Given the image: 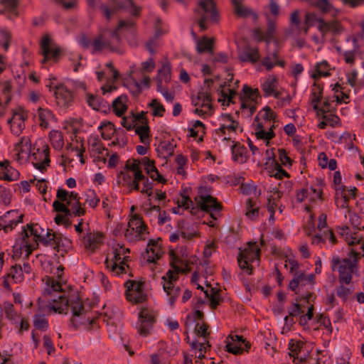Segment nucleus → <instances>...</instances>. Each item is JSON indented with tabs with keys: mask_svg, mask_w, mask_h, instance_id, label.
Listing matches in <instances>:
<instances>
[{
	"mask_svg": "<svg viewBox=\"0 0 364 364\" xmlns=\"http://www.w3.org/2000/svg\"><path fill=\"white\" fill-rule=\"evenodd\" d=\"M62 285L60 282H55L52 279H48L47 287L44 289L43 296L49 303L48 308L55 313L67 314L69 307L73 313V318L70 319V326L77 328L82 322L76 319L85 312L82 301L79 299L77 294H72L65 296L64 293L61 292Z\"/></svg>",
	"mask_w": 364,
	"mask_h": 364,
	"instance_id": "f257e3e1",
	"label": "nucleus"
},
{
	"mask_svg": "<svg viewBox=\"0 0 364 364\" xmlns=\"http://www.w3.org/2000/svg\"><path fill=\"white\" fill-rule=\"evenodd\" d=\"M352 256L349 258H345L342 260L338 257H334L331 261V267L333 270L338 269L339 277L338 281L340 286L336 289L337 295L343 300L346 301L348 296L351 294L352 290L350 288L343 286V284H349L352 280V274L355 272L358 262V252L355 249L351 250Z\"/></svg>",
	"mask_w": 364,
	"mask_h": 364,
	"instance_id": "f03ea898",
	"label": "nucleus"
},
{
	"mask_svg": "<svg viewBox=\"0 0 364 364\" xmlns=\"http://www.w3.org/2000/svg\"><path fill=\"white\" fill-rule=\"evenodd\" d=\"M46 231V230L38 224H28L22 230L21 245L13 247L14 255L21 256L24 252V258L28 259L33 250L38 247V242H41L45 236Z\"/></svg>",
	"mask_w": 364,
	"mask_h": 364,
	"instance_id": "7ed1b4c3",
	"label": "nucleus"
},
{
	"mask_svg": "<svg viewBox=\"0 0 364 364\" xmlns=\"http://www.w3.org/2000/svg\"><path fill=\"white\" fill-rule=\"evenodd\" d=\"M120 41L117 31L102 29L92 40V54L101 53L105 50L116 52L118 50Z\"/></svg>",
	"mask_w": 364,
	"mask_h": 364,
	"instance_id": "20e7f679",
	"label": "nucleus"
},
{
	"mask_svg": "<svg viewBox=\"0 0 364 364\" xmlns=\"http://www.w3.org/2000/svg\"><path fill=\"white\" fill-rule=\"evenodd\" d=\"M194 12L198 17L197 22L202 31L208 29L207 22L217 23L218 21L219 15L214 0H198Z\"/></svg>",
	"mask_w": 364,
	"mask_h": 364,
	"instance_id": "39448f33",
	"label": "nucleus"
},
{
	"mask_svg": "<svg viewBox=\"0 0 364 364\" xmlns=\"http://www.w3.org/2000/svg\"><path fill=\"white\" fill-rule=\"evenodd\" d=\"M112 257L109 259L108 257L106 258L105 264L107 268L115 275L119 276L122 274H126V268L129 266L126 264L129 257L124 255V250L123 246L117 244L113 247Z\"/></svg>",
	"mask_w": 364,
	"mask_h": 364,
	"instance_id": "423d86ee",
	"label": "nucleus"
},
{
	"mask_svg": "<svg viewBox=\"0 0 364 364\" xmlns=\"http://www.w3.org/2000/svg\"><path fill=\"white\" fill-rule=\"evenodd\" d=\"M260 257V249L257 242H250L247 247L241 250L237 256V263L242 270L246 271L247 274H252L251 263L255 260H259Z\"/></svg>",
	"mask_w": 364,
	"mask_h": 364,
	"instance_id": "0eeeda50",
	"label": "nucleus"
},
{
	"mask_svg": "<svg viewBox=\"0 0 364 364\" xmlns=\"http://www.w3.org/2000/svg\"><path fill=\"white\" fill-rule=\"evenodd\" d=\"M262 112H264L262 115V118L264 121V123L259 122V118L257 116L255 118V121L257 122L256 128L255 129V135L257 139L270 140L274 137V133L273 132L274 126L273 124L271 125L269 128V130L266 131L264 129L265 124L269 123L271 120L274 119L276 115L272 109L268 106L264 107Z\"/></svg>",
	"mask_w": 364,
	"mask_h": 364,
	"instance_id": "6e6552de",
	"label": "nucleus"
},
{
	"mask_svg": "<svg viewBox=\"0 0 364 364\" xmlns=\"http://www.w3.org/2000/svg\"><path fill=\"white\" fill-rule=\"evenodd\" d=\"M41 53L43 56L42 64L52 61L56 63L60 58L61 49L50 38L49 35L46 34L41 41Z\"/></svg>",
	"mask_w": 364,
	"mask_h": 364,
	"instance_id": "1a4fd4ad",
	"label": "nucleus"
},
{
	"mask_svg": "<svg viewBox=\"0 0 364 364\" xmlns=\"http://www.w3.org/2000/svg\"><path fill=\"white\" fill-rule=\"evenodd\" d=\"M155 322L156 316L154 312L149 309H142L139 313L138 321L136 323L139 335L143 337L148 336Z\"/></svg>",
	"mask_w": 364,
	"mask_h": 364,
	"instance_id": "9d476101",
	"label": "nucleus"
},
{
	"mask_svg": "<svg viewBox=\"0 0 364 364\" xmlns=\"http://www.w3.org/2000/svg\"><path fill=\"white\" fill-rule=\"evenodd\" d=\"M243 95L240 96L241 109L247 110V116L250 117L256 111L257 100L259 97L258 89H252L245 85L242 88Z\"/></svg>",
	"mask_w": 364,
	"mask_h": 364,
	"instance_id": "9b49d317",
	"label": "nucleus"
},
{
	"mask_svg": "<svg viewBox=\"0 0 364 364\" xmlns=\"http://www.w3.org/2000/svg\"><path fill=\"white\" fill-rule=\"evenodd\" d=\"M198 205L202 210L210 213L213 220H217L218 213L222 210V205L218 202L216 198L202 192L198 196Z\"/></svg>",
	"mask_w": 364,
	"mask_h": 364,
	"instance_id": "f8f14e48",
	"label": "nucleus"
},
{
	"mask_svg": "<svg viewBox=\"0 0 364 364\" xmlns=\"http://www.w3.org/2000/svg\"><path fill=\"white\" fill-rule=\"evenodd\" d=\"M177 278V276H173V272L171 270H168L162 277L163 289L167 296H169L168 301L171 306L174 304L181 292L180 287L175 286L173 284V282L176 281Z\"/></svg>",
	"mask_w": 364,
	"mask_h": 364,
	"instance_id": "ddd939ff",
	"label": "nucleus"
},
{
	"mask_svg": "<svg viewBox=\"0 0 364 364\" xmlns=\"http://www.w3.org/2000/svg\"><path fill=\"white\" fill-rule=\"evenodd\" d=\"M126 297L129 301L134 304L142 303L146 299V295L143 290V284L136 281H127L125 283Z\"/></svg>",
	"mask_w": 364,
	"mask_h": 364,
	"instance_id": "4468645a",
	"label": "nucleus"
},
{
	"mask_svg": "<svg viewBox=\"0 0 364 364\" xmlns=\"http://www.w3.org/2000/svg\"><path fill=\"white\" fill-rule=\"evenodd\" d=\"M23 215H18L16 210H9L0 217V229L5 232L12 230L17 224L22 223Z\"/></svg>",
	"mask_w": 364,
	"mask_h": 364,
	"instance_id": "2eb2a0df",
	"label": "nucleus"
},
{
	"mask_svg": "<svg viewBox=\"0 0 364 364\" xmlns=\"http://www.w3.org/2000/svg\"><path fill=\"white\" fill-rule=\"evenodd\" d=\"M27 118L28 114L21 109L14 112L12 117L7 121L13 134L19 136L21 134L25 128V120Z\"/></svg>",
	"mask_w": 364,
	"mask_h": 364,
	"instance_id": "dca6fc26",
	"label": "nucleus"
},
{
	"mask_svg": "<svg viewBox=\"0 0 364 364\" xmlns=\"http://www.w3.org/2000/svg\"><path fill=\"white\" fill-rule=\"evenodd\" d=\"M50 162L49 148L47 146H43L42 149H38L36 152H33L32 154V164L41 172L46 170Z\"/></svg>",
	"mask_w": 364,
	"mask_h": 364,
	"instance_id": "f3484780",
	"label": "nucleus"
},
{
	"mask_svg": "<svg viewBox=\"0 0 364 364\" xmlns=\"http://www.w3.org/2000/svg\"><path fill=\"white\" fill-rule=\"evenodd\" d=\"M315 282L314 274H306L304 271L298 270L294 274L293 279L290 281L289 287L292 291H296L299 287L307 284L312 285Z\"/></svg>",
	"mask_w": 364,
	"mask_h": 364,
	"instance_id": "a211bd4d",
	"label": "nucleus"
},
{
	"mask_svg": "<svg viewBox=\"0 0 364 364\" xmlns=\"http://www.w3.org/2000/svg\"><path fill=\"white\" fill-rule=\"evenodd\" d=\"M55 96L58 106L67 108L73 102V95L70 90L63 85L55 87Z\"/></svg>",
	"mask_w": 364,
	"mask_h": 364,
	"instance_id": "6ab92c4d",
	"label": "nucleus"
},
{
	"mask_svg": "<svg viewBox=\"0 0 364 364\" xmlns=\"http://www.w3.org/2000/svg\"><path fill=\"white\" fill-rule=\"evenodd\" d=\"M233 14L238 18L252 17L256 21L258 15L256 12L244 4V0H231Z\"/></svg>",
	"mask_w": 364,
	"mask_h": 364,
	"instance_id": "aec40b11",
	"label": "nucleus"
},
{
	"mask_svg": "<svg viewBox=\"0 0 364 364\" xmlns=\"http://www.w3.org/2000/svg\"><path fill=\"white\" fill-rule=\"evenodd\" d=\"M264 15L267 23V31L264 32L260 28H257L255 30L254 33L255 37H257L259 41H265L269 43L274 36L277 24L275 20L271 18L269 13L265 11Z\"/></svg>",
	"mask_w": 364,
	"mask_h": 364,
	"instance_id": "412c9836",
	"label": "nucleus"
},
{
	"mask_svg": "<svg viewBox=\"0 0 364 364\" xmlns=\"http://www.w3.org/2000/svg\"><path fill=\"white\" fill-rule=\"evenodd\" d=\"M112 2L113 3L114 12H117L119 10H124L135 17H138L140 15L141 8L140 6H137L133 0H112Z\"/></svg>",
	"mask_w": 364,
	"mask_h": 364,
	"instance_id": "4be33fe9",
	"label": "nucleus"
},
{
	"mask_svg": "<svg viewBox=\"0 0 364 364\" xmlns=\"http://www.w3.org/2000/svg\"><path fill=\"white\" fill-rule=\"evenodd\" d=\"M129 228L126 230L125 236L128 237L130 234H132L133 231H135L139 236H141L146 230V226L144 224L142 218L137 214L132 216L128 223Z\"/></svg>",
	"mask_w": 364,
	"mask_h": 364,
	"instance_id": "5701e85b",
	"label": "nucleus"
},
{
	"mask_svg": "<svg viewBox=\"0 0 364 364\" xmlns=\"http://www.w3.org/2000/svg\"><path fill=\"white\" fill-rule=\"evenodd\" d=\"M103 235L100 232H87L82 237V244L85 248L95 250L102 242Z\"/></svg>",
	"mask_w": 364,
	"mask_h": 364,
	"instance_id": "b1692460",
	"label": "nucleus"
},
{
	"mask_svg": "<svg viewBox=\"0 0 364 364\" xmlns=\"http://www.w3.org/2000/svg\"><path fill=\"white\" fill-rule=\"evenodd\" d=\"M318 29L323 36L326 33H331L333 35H338L343 31V27L336 21L325 22L323 20H321L320 24L318 25Z\"/></svg>",
	"mask_w": 364,
	"mask_h": 364,
	"instance_id": "393cba45",
	"label": "nucleus"
},
{
	"mask_svg": "<svg viewBox=\"0 0 364 364\" xmlns=\"http://www.w3.org/2000/svg\"><path fill=\"white\" fill-rule=\"evenodd\" d=\"M277 81L274 76H269L262 85V90L264 97L274 95L276 98L279 97V92H277Z\"/></svg>",
	"mask_w": 364,
	"mask_h": 364,
	"instance_id": "a878e982",
	"label": "nucleus"
},
{
	"mask_svg": "<svg viewBox=\"0 0 364 364\" xmlns=\"http://www.w3.org/2000/svg\"><path fill=\"white\" fill-rule=\"evenodd\" d=\"M37 117L39 121V125L43 129H48L50 122L56 121L52 111L41 107L37 109Z\"/></svg>",
	"mask_w": 364,
	"mask_h": 364,
	"instance_id": "bb28decb",
	"label": "nucleus"
},
{
	"mask_svg": "<svg viewBox=\"0 0 364 364\" xmlns=\"http://www.w3.org/2000/svg\"><path fill=\"white\" fill-rule=\"evenodd\" d=\"M323 92V87L317 85L316 82L314 83L313 87L311 89V102L313 105V109L316 111L318 113L322 112L324 114L326 112L325 109L322 108H319L318 106V103L320 102L321 99V95Z\"/></svg>",
	"mask_w": 364,
	"mask_h": 364,
	"instance_id": "cd10ccee",
	"label": "nucleus"
},
{
	"mask_svg": "<svg viewBox=\"0 0 364 364\" xmlns=\"http://www.w3.org/2000/svg\"><path fill=\"white\" fill-rule=\"evenodd\" d=\"M176 144L173 141H163L160 142L156 148V151L159 156L166 159L173 154L174 149Z\"/></svg>",
	"mask_w": 364,
	"mask_h": 364,
	"instance_id": "c85d7f7f",
	"label": "nucleus"
},
{
	"mask_svg": "<svg viewBox=\"0 0 364 364\" xmlns=\"http://www.w3.org/2000/svg\"><path fill=\"white\" fill-rule=\"evenodd\" d=\"M238 58L242 62L256 63L259 59V50L257 48H246Z\"/></svg>",
	"mask_w": 364,
	"mask_h": 364,
	"instance_id": "c756f323",
	"label": "nucleus"
},
{
	"mask_svg": "<svg viewBox=\"0 0 364 364\" xmlns=\"http://www.w3.org/2000/svg\"><path fill=\"white\" fill-rule=\"evenodd\" d=\"M330 65L326 60L318 63L315 66V71L311 74V77L317 80L321 76L327 77L331 74L329 73Z\"/></svg>",
	"mask_w": 364,
	"mask_h": 364,
	"instance_id": "7c9ffc66",
	"label": "nucleus"
},
{
	"mask_svg": "<svg viewBox=\"0 0 364 364\" xmlns=\"http://www.w3.org/2000/svg\"><path fill=\"white\" fill-rule=\"evenodd\" d=\"M70 248L71 241L69 239L63 237V235L60 234L58 240L55 243V245L53 247V250L55 252L60 253V255L63 257Z\"/></svg>",
	"mask_w": 364,
	"mask_h": 364,
	"instance_id": "2f4dec72",
	"label": "nucleus"
},
{
	"mask_svg": "<svg viewBox=\"0 0 364 364\" xmlns=\"http://www.w3.org/2000/svg\"><path fill=\"white\" fill-rule=\"evenodd\" d=\"M127 97L126 95L119 96L113 101L112 107L114 112L118 117H121L127 110Z\"/></svg>",
	"mask_w": 364,
	"mask_h": 364,
	"instance_id": "473e14b6",
	"label": "nucleus"
},
{
	"mask_svg": "<svg viewBox=\"0 0 364 364\" xmlns=\"http://www.w3.org/2000/svg\"><path fill=\"white\" fill-rule=\"evenodd\" d=\"M60 233L53 232L51 229H47L45 236L41 239V242L45 246L54 247Z\"/></svg>",
	"mask_w": 364,
	"mask_h": 364,
	"instance_id": "72a5a7b5",
	"label": "nucleus"
},
{
	"mask_svg": "<svg viewBox=\"0 0 364 364\" xmlns=\"http://www.w3.org/2000/svg\"><path fill=\"white\" fill-rule=\"evenodd\" d=\"M311 4L317 8L322 14L336 11L328 0H310Z\"/></svg>",
	"mask_w": 364,
	"mask_h": 364,
	"instance_id": "f704fd0d",
	"label": "nucleus"
},
{
	"mask_svg": "<svg viewBox=\"0 0 364 364\" xmlns=\"http://www.w3.org/2000/svg\"><path fill=\"white\" fill-rule=\"evenodd\" d=\"M213 43V39H209L206 36L202 37V38L197 42L196 50L198 53H202L206 51L212 52Z\"/></svg>",
	"mask_w": 364,
	"mask_h": 364,
	"instance_id": "c9c22d12",
	"label": "nucleus"
},
{
	"mask_svg": "<svg viewBox=\"0 0 364 364\" xmlns=\"http://www.w3.org/2000/svg\"><path fill=\"white\" fill-rule=\"evenodd\" d=\"M49 138L53 146L55 149H60L63 146V136L61 132L58 130H52L49 133Z\"/></svg>",
	"mask_w": 364,
	"mask_h": 364,
	"instance_id": "e433bc0d",
	"label": "nucleus"
},
{
	"mask_svg": "<svg viewBox=\"0 0 364 364\" xmlns=\"http://www.w3.org/2000/svg\"><path fill=\"white\" fill-rule=\"evenodd\" d=\"M87 102L88 105L95 110H101L107 107V103L101 97L92 95H87Z\"/></svg>",
	"mask_w": 364,
	"mask_h": 364,
	"instance_id": "4c0bfd02",
	"label": "nucleus"
},
{
	"mask_svg": "<svg viewBox=\"0 0 364 364\" xmlns=\"http://www.w3.org/2000/svg\"><path fill=\"white\" fill-rule=\"evenodd\" d=\"M198 99L200 101V107L207 109L209 111L212 110V98L210 92L208 90H201L198 92Z\"/></svg>",
	"mask_w": 364,
	"mask_h": 364,
	"instance_id": "58836bf2",
	"label": "nucleus"
},
{
	"mask_svg": "<svg viewBox=\"0 0 364 364\" xmlns=\"http://www.w3.org/2000/svg\"><path fill=\"white\" fill-rule=\"evenodd\" d=\"M149 127L148 124H141L135 129L136 134L139 135L141 142L144 144H149Z\"/></svg>",
	"mask_w": 364,
	"mask_h": 364,
	"instance_id": "ea45409f",
	"label": "nucleus"
},
{
	"mask_svg": "<svg viewBox=\"0 0 364 364\" xmlns=\"http://www.w3.org/2000/svg\"><path fill=\"white\" fill-rule=\"evenodd\" d=\"M11 42V32L5 28H0V46H2L5 51L9 50Z\"/></svg>",
	"mask_w": 364,
	"mask_h": 364,
	"instance_id": "a19ab883",
	"label": "nucleus"
},
{
	"mask_svg": "<svg viewBox=\"0 0 364 364\" xmlns=\"http://www.w3.org/2000/svg\"><path fill=\"white\" fill-rule=\"evenodd\" d=\"M245 148L240 144H234L232 146V159L238 163H243L245 161L244 154Z\"/></svg>",
	"mask_w": 364,
	"mask_h": 364,
	"instance_id": "79ce46f5",
	"label": "nucleus"
},
{
	"mask_svg": "<svg viewBox=\"0 0 364 364\" xmlns=\"http://www.w3.org/2000/svg\"><path fill=\"white\" fill-rule=\"evenodd\" d=\"M101 129V136L104 139H109L115 132L114 125L111 122H105L99 127Z\"/></svg>",
	"mask_w": 364,
	"mask_h": 364,
	"instance_id": "37998d69",
	"label": "nucleus"
},
{
	"mask_svg": "<svg viewBox=\"0 0 364 364\" xmlns=\"http://www.w3.org/2000/svg\"><path fill=\"white\" fill-rule=\"evenodd\" d=\"M5 166L6 167L8 181H15L18 178V171L10 166V163L9 161L5 160L4 161H1L0 166Z\"/></svg>",
	"mask_w": 364,
	"mask_h": 364,
	"instance_id": "c03bdc74",
	"label": "nucleus"
},
{
	"mask_svg": "<svg viewBox=\"0 0 364 364\" xmlns=\"http://www.w3.org/2000/svg\"><path fill=\"white\" fill-rule=\"evenodd\" d=\"M33 326L41 331H46L48 328V322L43 314H36L33 317Z\"/></svg>",
	"mask_w": 364,
	"mask_h": 364,
	"instance_id": "a18cd8bd",
	"label": "nucleus"
},
{
	"mask_svg": "<svg viewBox=\"0 0 364 364\" xmlns=\"http://www.w3.org/2000/svg\"><path fill=\"white\" fill-rule=\"evenodd\" d=\"M171 264L174 269L176 274L178 272H185L189 271L188 264L181 259L174 257L173 260L171 262Z\"/></svg>",
	"mask_w": 364,
	"mask_h": 364,
	"instance_id": "49530a36",
	"label": "nucleus"
},
{
	"mask_svg": "<svg viewBox=\"0 0 364 364\" xmlns=\"http://www.w3.org/2000/svg\"><path fill=\"white\" fill-rule=\"evenodd\" d=\"M149 106L152 109V114L154 117H162L164 115L165 108L157 99L152 100Z\"/></svg>",
	"mask_w": 364,
	"mask_h": 364,
	"instance_id": "de8ad7c7",
	"label": "nucleus"
},
{
	"mask_svg": "<svg viewBox=\"0 0 364 364\" xmlns=\"http://www.w3.org/2000/svg\"><path fill=\"white\" fill-rule=\"evenodd\" d=\"M30 146L29 139L22 137L20 141L15 145V151L17 152L18 156L20 157L23 153H27L30 150Z\"/></svg>",
	"mask_w": 364,
	"mask_h": 364,
	"instance_id": "09e8293b",
	"label": "nucleus"
},
{
	"mask_svg": "<svg viewBox=\"0 0 364 364\" xmlns=\"http://www.w3.org/2000/svg\"><path fill=\"white\" fill-rule=\"evenodd\" d=\"M141 160H128L126 163L125 168L127 171H132L133 173V176H134V174L137 173L138 172H142L141 169Z\"/></svg>",
	"mask_w": 364,
	"mask_h": 364,
	"instance_id": "8fccbe9b",
	"label": "nucleus"
},
{
	"mask_svg": "<svg viewBox=\"0 0 364 364\" xmlns=\"http://www.w3.org/2000/svg\"><path fill=\"white\" fill-rule=\"evenodd\" d=\"M246 215L253 219L258 215L259 208L255 206V203L252 199H248L246 202Z\"/></svg>",
	"mask_w": 364,
	"mask_h": 364,
	"instance_id": "3c124183",
	"label": "nucleus"
},
{
	"mask_svg": "<svg viewBox=\"0 0 364 364\" xmlns=\"http://www.w3.org/2000/svg\"><path fill=\"white\" fill-rule=\"evenodd\" d=\"M321 20L323 19L318 18L316 14L311 12L306 13L304 20V25L306 26L305 32L306 33L309 28L314 26L316 22H318L319 25Z\"/></svg>",
	"mask_w": 364,
	"mask_h": 364,
	"instance_id": "603ef678",
	"label": "nucleus"
},
{
	"mask_svg": "<svg viewBox=\"0 0 364 364\" xmlns=\"http://www.w3.org/2000/svg\"><path fill=\"white\" fill-rule=\"evenodd\" d=\"M85 203L90 207L95 208L100 203V198L93 190H88L86 193Z\"/></svg>",
	"mask_w": 364,
	"mask_h": 364,
	"instance_id": "864d4df0",
	"label": "nucleus"
},
{
	"mask_svg": "<svg viewBox=\"0 0 364 364\" xmlns=\"http://www.w3.org/2000/svg\"><path fill=\"white\" fill-rule=\"evenodd\" d=\"M156 78L168 82L171 80V68L168 65H164L162 68L159 70Z\"/></svg>",
	"mask_w": 364,
	"mask_h": 364,
	"instance_id": "5fc2aeb1",
	"label": "nucleus"
},
{
	"mask_svg": "<svg viewBox=\"0 0 364 364\" xmlns=\"http://www.w3.org/2000/svg\"><path fill=\"white\" fill-rule=\"evenodd\" d=\"M134 178L132 181H129V185L128 188H130V190H136V191H140L141 188H140V183L141 181V178H144V174L142 172H138L137 173L134 174V176H133Z\"/></svg>",
	"mask_w": 364,
	"mask_h": 364,
	"instance_id": "6e6d98bb",
	"label": "nucleus"
},
{
	"mask_svg": "<svg viewBox=\"0 0 364 364\" xmlns=\"http://www.w3.org/2000/svg\"><path fill=\"white\" fill-rule=\"evenodd\" d=\"M348 213L350 218V223L354 228L357 230L364 229V225L361 224L360 218L358 214L353 213L350 210L348 211Z\"/></svg>",
	"mask_w": 364,
	"mask_h": 364,
	"instance_id": "4d7b16f0",
	"label": "nucleus"
},
{
	"mask_svg": "<svg viewBox=\"0 0 364 364\" xmlns=\"http://www.w3.org/2000/svg\"><path fill=\"white\" fill-rule=\"evenodd\" d=\"M142 188L140 191L143 193H146L148 196H151L152 193L153 183L144 175V178H141Z\"/></svg>",
	"mask_w": 364,
	"mask_h": 364,
	"instance_id": "13d9d810",
	"label": "nucleus"
},
{
	"mask_svg": "<svg viewBox=\"0 0 364 364\" xmlns=\"http://www.w3.org/2000/svg\"><path fill=\"white\" fill-rule=\"evenodd\" d=\"M4 309L6 318L9 319H15L17 314L14 309V305L10 302H4Z\"/></svg>",
	"mask_w": 364,
	"mask_h": 364,
	"instance_id": "bf43d9fd",
	"label": "nucleus"
},
{
	"mask_svg": "<svg viewBox=\"0 0 364 364\" xmlns=\"http://www.w3.org/2000/svg\"><path fill=\"white\" fill-rule=\"evenodd\" d=\"M225 348L228 352L234 355L241 354L243 352V349L241 346L233 342L227 343Z\"/></svg>",
	"mask_w": 364,
	"mask_h": 364,
	"instance_id": "052dcab7",
	"label": "nucleus"
},
{
	"mask_svg": "<svg viewBox=\"0 0 364 364\" xmlns=\"http://www.w3.org/2000/svg\"><path fill=\"white\" fill-rule=\"evenodd\" d=\"M241 191L245 195H256L257 187L251 183H242Z\"/></svg>",
	"mask_w": 364,
	"mask_h": 364,
	"instance_id": "680f3d73",
	"label": "nucleus"
},
{
	"mask_svg": "<svg viewBox=\"0 0 364 364\" xmlns=\"http://www.w3.org/2000/svg\"><path fill=\"white\" fill-rule=\"evenodd\" d=\"M289 355L294 357L300 351V343L294 339H291L289 342Z\"/></svg>",
	"mask_w": 364,
	"mask_h": 364,
	"instance_id": "e2e57ef3",
	"label": "nucleus"
},
{
	"mask_svg": "<svg viewBox=\"0 0 364 364\" xmlns=\"http://www.w3.org/2000/svg\"><path fill=\"white\" fill-rule=\"evenodd\" d=\"M194 331L198 336H200L204 338L209 335V333L208 332V325L205 323L200 324L197 323L195 326Z\"/></svg>",
	"mask_w": 364,
	"mask_h": 364,
	"instance_id": "0e129e2a",
	"label": "nucleus"
},
{
	"mask_svg": "<svg viewBox=\"0 0 364 364\" xmlns=\"http://www.w3.org/2000/svg\"><path fill=\"white\" fill-rule=\"evenodd\" d=\"M279 154V160L284 166H291V159L287 156V154L286 151L283 149L278 150Z\"/></svg>",
	"mask_w": 364,
	"mask_h": 364,
	"instance_id": "69168bd1",
	"label": "nucleus"
},
{
	"mask_svg": "<svg viewBox=\"0 0 364 364\" xmlns=\"http://www.w3.org/2000/svg\"><path fill=\"white\" fill-rule=\"evenodd\" d=\"M158 46L159 41L158 39H156V38H150L146 43V49L151 55H154L156 53V50Z\"/></svg>",
	"mask_w": 364,
	"mask_h": 364,
	"instance_id": "338daca9",
	"label": "nucleus"
},
{
	"mask_svg": "<svg viewBox=\"0 0 364 364\" xmlns=\"http://www.w3.org/2000/svg\"><path fill=\"white\" fill-rule=\"evenodd\" d=\"M141 163L145 171L148 174L151 171H155V170L156 169V168L154 166V161L149 160L147 157H144L141 159Z\"/></svg>",
	"mask_w": 364,
	"mask_h": 364,
	"instance_id": "774afa93",
	"label": "nucleus"
}]
</instances>
